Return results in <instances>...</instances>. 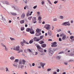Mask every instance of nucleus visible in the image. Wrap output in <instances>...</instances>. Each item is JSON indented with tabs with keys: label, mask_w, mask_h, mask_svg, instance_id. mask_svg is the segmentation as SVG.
<instances>
[{
	"label": "nucleus",
	"mask_w": 74,
	"mask_h": 74,
	"mask_svg": "<svg viewBox=\"0 0 74 74\" xmlns=\"http://www.w3.org/2000/svg\"><path fill=\"white\" fill-rule=\"evenodd\" d=\"M57 50V48L56 49H52V48H49L48 51H49V54L50 55V56H52L53 54V53L55 51H56Z\"/></svg>",
	"instance_id": "1"
},
{
	"label": "nucleus",
	"mask_w": 74,
	"mask_h": 74,
	"mask_svg": "<svg viewBox=\"0 0 74 74\" xmlns=\"http://www.w3.org/2000/svg\"><path fill=\"white\" fill-rule=\"evenodd\" d=\"M36 47L37 48V50L38 51L42 53L43 52V51L42 50H41V49H42L41 48V47H40V45L36 46Z\"/></svg>",
	"instance_id": "2"
},
{
	"label": "nucleus",
	"mask_w": 74,
	"mask_h": 74,
	"mask_svg": "<svg viewBox=\"0 0 74 74\" xmlns=\"http://www.w3.org/2000/svg\"><path fill=\"white\" fill-rule=\"evenodd\" d=\"M52 45L51 47H57V42H52L51 43Z\"/></svg>",
	"instance_id": "3"
},
{
	"label": "nucleus",
	"mask_w": 74,
	"mask_h": 74,
	"mask_svg": "<svg viewBox=\"0 0 74 74\" xmlns=\"http://www.w3.org/2000/svg\"><path fill=\"white\" fill-rule=\"evenodd\" d=\"M69 23V21L65 22L62 24V25L64 26H67V25L68 26H70V24Z\"/></svg>",
	"instance_id": "4"
},
{
	"label": "nucleus",
	"mask_w": 74,
	"mask_h": 74,
	"mask_svg": "<svg viewBox=\"0 0 74 74\" xmlns=\"http://www.w3.org/2000/svg\"><path fill=\"white\" fill-rule=\"evenodd\" d=\"M44 28H45L48 30H49V29L50 28V25L49 24H46L44 27Z\"/></svg>",
	"instance_id": "5"
},
{
	"label": "nucleus",
	"mask_w": 74,
	"mask_h": 74,
	"mask_svg": "<svg viewBox=\"0 0 74 74\" xmlns=\"http://www.w3.org/2000/svg\"><path fill=\"white\" fill-rule=\"evenodd\" d=\"M36 17H34L32 18V22L33 23H36L37 22V21H36Z\"/></svg>",
	"instance_id": "6"
},
{
	"label": "nucleus",
	"mask_w": 74,
	"mask_h": 74,
	"mask_svg": "<svg viewBox=\"0 0 74 74\" xmlns=\"http://www.w3.org/2000/svg\"><path fill=\"white\" fill-rule=\"evenodd\" d=\"M22 60H20L19 62V65L18 66V69H19V68H20V67H21V65L22 64Z\"/></svg>",
	"instance_id": "7"
},
{
	"label": "nucleus",
	"mask_w": 74,
	"mask_h": 74,
	"mask_svg": "<svg viewBox=\"0 0 74 74\" xmlns=\"http://www.w3.org/2000/svg\"><path fill=\"white\" fill-rule=\"evenodd\" d=\"M30 33L31 34H33L34 33V30H30L29 31Z\"/></svg>",
	"instance_id": "8"
},
{
	"label": "nucleus",
	"mask_w": 74,
	"mask_h": 74,
	"mask_svg": "<svg viewBox=\"0 0 74 74\" xmlns=\"http://www.w3.org/2000/svg\"><path fill=\"white\" fill-rule=\"evenodd\" d=\"M25 14L24 13H23L21 15V18L22 19H23L25 18Z\"/></svg>",
	"instance_id": "9"
},
{
	"label": "nucleus",
	"mask_w": 74,
	"mask_h": 74,
	"mask_svg": "<svg viewBox=\"0 0 74 74\" xmlns=\"http://www.w3.org/2000/svg\"><path fill=\"white\" fill-rule=\"evenodd\" d=\"M56 59L57 60H60L61 59V56H60L56 57Z\"/></svg>",
	"instance_id": "10"
},
{
	"label": "nucleus",
	"mask_w": 74,
	"mask_h": 74,
	"mask_svg": "<svg viewBox=\"0 0 74 74\" xmlns=\"http://www.w3.org/2000/svg\"><path fill=\"white\" fill-rule=\"evenodd\" d=\"M41 47L42 48H45L47 47V45L45 44H44L42 45Z\"/></svg>",
	"instance_id": "11"
},
{
	"label": "nucleus",
	"mask_w": 74,
	"mask_h": 74,
	"mask_svg": "<svg viewBox=\"0 0 74 74\" xmlns=\"http://www.w3.org/2000/svg\"><path fill=\"white\" fill-rule=\"evenodd\" d=\"M71 40H72V41H74V36H71L70 37Z\"/></svg>",
	"instance_id": "12"
},
{
	"label": "nucleus",
	"mask_w": 74,
	"mask_h": 74,
	"mask_svg": "<svg viewBox=\"0 0 74 74\" xmlns=\"http://www.w3.org/2000/svg\"><path fill=\"white\" fill-rule=\"evenodd\" d=\"M19 46H16V51H19Z\"/></svg>",
	"instance_id": "13"
},
{
	"label": "nucleus",
	"mask_w": 74,
	"mask_h": 74,
	"mask_svg": "<svg viewBox=\"0 0 74 74\" xmlns=\"http://www.w3.org/2000/svg\"><path fill=\"white\" fill-rule=\"evenodd\" d=\"M48 34L49 35V36H51V35H52V32H51V31H49L48 32Z\"/></svg>",
	"instance_id": "14"
},
{
	"label": "nucleus",
	"mask_w": 74,
	"mask_h": 74,
	"mask_svg": "<svg viewBox=\"0 0 74 74\" xmlns=\"http://www.w3.org/2000/svg\"><path fill=\"white\" fill-rule=\"evenodd\" d=\"M39 43H40V44H42L44 43V42L42 40H41L39 42Z\"/></svg>",
	"instance_id": "15"
},
{
	"label": "nucleus",
	"mask_w": 74,
	"mask_h": 74,
	"mask_svg": "<svg viewBox=\"0 0 74 74\" xmlns=\"http://www.w3.org/2000/svg\"><path fill=\"white\" fill-rule=\"evenodd\" d=\"M30 28H27L26 29V32H29L30 31Z\"/></svg>",
	"instance_id": "16"
},
{
	"label": "nucleus",
	"mask_w": 74,
	"mask_h": 74,
	"mask_svg": "<svg viewBox=\"0 0 74 74\" xmlns=\"http://www.w3.org/2000/svg\"><path fill=\"white\" fill-rule=\"evenodd\" d=\"M33 39H32V40H30L29 42V43L32 44V43H33Z\"/></svg>",
	"instance_id": "17"
},
{
	"label": "nucleus",
	"mask_w": 74,
	"mask_h": 74,
	"mask_svg": "<svg viewBox=\"0 0 74 74\" xmlns=\"http://www.w3.org/2000/svg\"><path fill=\"white\" fill-rule=\"evenodd\" d=\"M25 62H26V61L25 60H23L22 61V64L24 65L25 64Z\"/></svg>",
	"instance_id": "18"
},
{
	"label": "nucleus",
	"mask_w": 74,
	"mask_h": 74,
	"mask_svg": "<svg viewBox=\"0 0 74 74\" xmlns=\"http://www.w3.org/2000/svg\"><path fill=\"white\" fill-rule=\"evenodd\" d=\"M5 4H7V5H10L9 2H8V1H5Z\"/></svg>",
	"instance_id": "19"
},
{
	"label": "nucleus",
	"mask_w": 74,
	"mask_h": 74,
	"mask_svg": "<svg viewBox=\"0 0 74 74\" xmlns=\"http://www.w3.org/2000/svg\"><path fill=\"white\" fill-rule=\"evenodd\" d=\"M5 69L6 70V72H7L8 71V72H10V71L8 70V68L7 67H6L5 68Z\"/></svg>",
	"instance_id": "20"
},
{
	"label": "nucleus",
	"mask_w": 74,
	"mask_h": 74,
	"mask_svg": "<svg viewBox=\"0 0 74 74\" xmlns=\"http://www.w3.org/2000/svg\"><path fill=\"white\" fill-rule=\"evenodd\" d=\"M11 15H14V16H15V15H16V14L15 13H14V12L12 13V12H11Z\"/></svg>",
	"instance_id": "21"
},
{
	"label": "nucleus",
	"mask_w": 74,
	"mask_h": 74,
	"mask_svg": "<svg viewBox=\"0 0 74 74\" xmlns=\"http://www.w3.org/2000/svg\"><path fill=\"white\" fill-rule=\"evenodd\" d=\"M24 22H25V21L24 20H22L20 21V23H21V24L24 23Z\"/></svg>",
	"instance_id": "22"
},
{
	"label": "nucleus",
	"mask_w": 74,
	"mask_h": 74,
	"mask_svg": "<svg viewBox=\"0 0 74 74\" xmlns=\"http://www.w3.org/2000/svg\"><path fill=\"white\" fill-rule=\"evenodd\" d=\"M38 35H37V33H36L35 35V36H40V35H41V33H40L39 32V33L38 34Z\"/></svg>",
	"instance_id": "23"
},
{
	"label": "nucleus",
	"mask_w": 74,
	"mask_h": 74,
	"mask_svg": "<svg viewBox=\"0 0 74 74\" xmlns=\"http://www.w3.org/2000/svg\"><path fill=\"white\" fill-rule=\"evenodd\" d=\"M66 37V35H65L64 36H63L62 38V40H65Z\"/></svg>",
	"instance_id": "24"
},
{
	"label": "nucleus",
	"mask_w": 74,
	"mask_h": 74,
	"mask_svg": "<svg viewBox=\"0 0 74 74\" xmlns=\"http://www.w3.org/2000/svg\"><path fill=\"white\" fill-rule=\"evenodd\" d=\"M18 62H19V59H16V60H15L14 61L15 62H17L16 63H18Z\"/></svg>",
	"instance_id": "25"
},
{
	"label": "nucleus",
	"mask_w": 74,
	"mask_h": 74,
	"mask_svg": "<svg viewBox=\"0 0 74 74\" xmlns=\"http://www.w3.org/2000/svg\"><path fill=\"white\" fill-rule=\"evenodd\" d=\"M16 65L15 64H13V66H14V67H15L16 68H17V66H18V63H16Z\"/></svg>",
	"instance_id": "26"
},
{
	"label": "nucleus",
	"mask_w": 74,
	"mask_h": 74,
	"mask_svg": "<svg viewBox=\"0 0 74 74\" xmlns=\"http://www.w3.org/2000/svg\"><path fill=\"white\" fill-rule=\"evenodd\" d=\"M40 40V38H36V42H38Z\"/></svg>",
	"instance_id": "27"
},
{
	"label": "nucleus",
	"mask_w": 74,
	"mask_h": 74,
	"mask_svg": "<svg viewBox=\"0 0 74 74\" xmlns=\"http://www.w3.org/2000/svg\"><path fill=\"white\" fill-rule=\"evenodd\" d=\"M21 31H23L25 30V28L24 27H22L21 28Z\"/></svg>",
	"instance_id": "28"
},
{
	"label": "nucleus",
	"mask_w": 74,
	"mask_h": 74,
	"mask_svg": "<svg viewBox=\"0 0 74 74\" xmlns=\"http://www.w3.org/2000/svg\"><path fill=\"white\" fill-rule=\"evenodd\" d=\"M32 17H33L32 16H31L28 17V19H29V20H31L32 18Z\"/></svg>",
	"instance_id": "29"
},
{
	"label": "nucleus",
	"mask_w": 74,
	"mask_h": 74,
	"mask_svg": "<svg viewBox=\"0 0 74 74\" xmlns=\"http://www.w3.org/2000/svg\"><path fill=\"white\" fill-rule=\"evenodd\" d=\"M36 32L37 33H39L40 32V29H36Z\"/></svg>",
	"instance_id": "30"
},
{
	"label": "nucleus",
	"mask_w": 74,
	"mask_h": 74,
	"mask_svg": "<svg viewBox=\"0 0 74 74\" xmlns=\"http://www.w3.org/2000/svg\"><path fill=\"white\" fill-rule=\"evenodd\" d=\"M10 59L11 60H14V59H15V58L13 56H12L10 58Z\"/></svg>",
	"instance_id": "31"
},
{
	"label": "nucleus",
	"mask_w": 74,
	"mask_h": 74,
	"mask_svg": "<svg viewBox=\"0 0 74 74\" xmlns=\"http://www.w3.org/2000/svg\"><path fill=\"white\" fill-rule=\"evenodd\" d=\"M44 64H45V63H44L43 64V63H42V62L40 63V64L41 66H44Z\"/></svg>",
	"instance_id": "32"
},
{
	"label": "nucleus",
	"mask_w": 74,
	"mask_h": 74,
	"mask_svg": "<svg viewBox=\"0 0 74 74\" xmlns=\"http://www.w3.org/2000/svg\"><path fill=\"white\" fill-rule=\"evenodd\" d=\"M1 45H2V47H6L5 45H4V44H3L2 43H1Z\"/></svg>",
	"instance_id": "33"
},
{
	"label": "nucleus",
	"mask_w": 74,
	"mask_h": 74,
	"mask_svg": "<svg viewBox=\"0 0 74 74\" xmlns=\"http://www.w3.org/2000/svg\"><path fill=\"white\" fill-rule=\"evenodd\" d=\"M63 18H64V17L62 16H60V19H63Z\"/></svg>",
	"instance_id": "34"
},
{
	"label": "nucleus",
	"mask_w": 74,
	"mask_h": 74,
	"mask_svg": "<svg viewBox=\"0 0 74 74\" xmlns=\"http://www.w3.org/2000/svg\"><path fill=\"white\" fill-rule=\"evenodd\" d=\"M10 39L11 40V41H13L14 40H14V38H13L11 37H10Z\"/></svg>",
	"instance_id": "35"
},
{
	"label": "nucleus",
	"mask_w": 74,
	"mask_h": 74,
	"mask_svg": "<svg viewBox=\"0 0 74 74\" xmlns=\"http://www.w3.org/2000/svg\"><path fill=\"white\" fill-rule=\"evenodd\" d=\"M43 37H44V36H41L40 37V40H41L42 38H43Z\"/></svg>",
	"instance_id": "36"
},
{
	"label": "nucleus",
	"mask_w": 74,
	"mask_h": 74,
	"mask_svg": "<svg viewBox=\"0 0 74 74\" xmlns=\"http://www.w3.org/2000/svg\"><path fill=\"white\" fill-rule=\"evenodd\" d=\"M4 68L3 67H0V70H4Z\"/></svg>",
	"instance_id": "37"
},
{
	"label": "nucleus",
	"mask_w": 74,
	"mask_h": 74,
	"mask_svg": "<svg viewBox=\"0 0 74 74\" xmlns=\"http://www.w3.org/2000/svg\"><path fill=\"white\" fill-rule=\"evenodd\" d=\"M51 70H52L51 69L49 68L47 69V71H48V72H49V71H51Z\"/></svg>",
	"instance_id": "38"
},
{
	"label": "nucleus",
	"mask_w": 74,
	"mask_h": 74,
	"mask_svg": "<svg viewBox=\"0 0 74 74\" xmlns=\"http://www.w3.org/2000/svg\"><path fill=\"white\" fill-rule=\"evenodd\" d=\"M38 20H41V17L40 16H39L38 17Z\"/></svg>",
	"instance_id": "39"
},
{
	"label": "nucleus",
	"mask_w": 74,
	"mask_h": 74,
	"mask_svg": "<svg viewBox=\"0 0 74 74\" xmlns=\"http://www.w3.org/2000/svg\"><path fill=\"white\" fill-rule=\"evenodd\" d=\"M21 44L22 45V46H23L24 45V44L23 43V42H21Z\"/></svg>",
	"instance_id": "40"
},
{
	"label": "nucleus",
	"mask_w": 74,
	"mask_h": 74,
	"mask_svg": "<svg viewBox=\"0 0 74 74\" xmlns=\"http://www.w3.org/2000/svg\"><path fill=\"white\" fill-rule=\"evenodd\" d=\"M5 48V50L6 51H8V49H7V47H6Z\"/></svg>",
	"instance_id": "41"
},
{
	"label": "nucleus",
	"mask_w": 74,
	"mask_h": 74,
	"mask_svg": "<svg viewBox=\"0 0 74 74\" xmlns=\"http://www.w3.org/2000/svg\"><path fill=\"white\" fill-rule=\"evenodd\" d=\"M2 19L3 20V21H5V19L4 18V17L3 16H2Z\"/></svg>",
	"instance_id": "42"
},
{
	"label": "nucleus",
	"mask_w": 74,
	"mask_h": 74,
	"mask_svg": "<svg viewBox=\"0 0 74 74\" xmlns=\"http://www.w3.org/2000/svg\"><path fill=\"white\" fill-rule=\"evenodd\" d=\"M37 7V5H36V6H35L33 7V8L34 9H36V8Z\"/></svg>",
	"instance_id": "43"
},
{
	"label": "nucleus",
	"mask_w": 74,
	"mask_h": 74,
	"mask_svg": "<svg viewBox=\"0 0 74 74\" xmlns=\"http://www.w3.org/2000/svg\"><path fill=\"white\" fill-rule=\"evenodd\" d=\"M53 21H57L58 19H57V18H55L53 19Z\"/></svg>",
	"instance_id": "44"
},
{
	"label": "nucleus",
	"mask_w": 74,
	"mask_h": 74,
	"mask_svg": "<svg viewBox=\"0 0 74 74\" xmlns=\"http://www.w3.org/2000/svg\"><path fill=\"white\" fill-rule=\"evenodd\" d=\"M37 39V38L36 37H34V38H33V40L34 41H36V39Z\"/></svg>",
	"instance_id": "45"
},
{
	"label": "nucleus",
	"mask_w": 74,
	"mask_h": 74,
	"mask_svg": "<svg viewBox=\"0 0 74 74\" xmlns=\"http://www.w3.org/2000/svg\"><path fill=\"white\" fill-rule=\"evenodd\" d=\"M64 36V34L62 33L60 35V37H62V36Z\"/></svg>",
	"instance_id": "46"
},
{
	"label": "nucleus",
	"mask_w": 74,
	"mask_h": 74,
	"mask_svg": "<svg viewBox=\"0 0 74 74\" xmlns=\"http://www.w3.org/2000/svg\"><path fill=\"white\" fill-rule=\"evenodd\" d=\"M27 50L29 52H32V51H31V50L30 49H28Z\"/></svg>",
	"instance_id": "47"
},
{
	"label": "nucleus",
	"mask_w": 74,
	"mask_h": 74,
	"mask_svg": "<svg viewBox=\"0 0 74 74\" xmlns=\"http://www.w3.org/2000/svg\"><path fill=\"white\" fill-rule=\"evenodd\" d=\"M58 1H55L54 2V4H56V3H58Z\"/></svg>",
	"instance_id": "48"
},
{
	"label": "nucleus",
	"mask_w": 74,
	"mask_h": 74,
	"mask_svg": "<svg viewBox=\"0 0 74 74\" xmlns=\"http://www.w3.org/2000/svg\"><path fill=\"white\" fill-rule=\"evenodd\" d=\"M61 53H64V52L63 51L60 52L58 54H61Z\"/></svg>",
	"instance_id": "49"
},
{
	"label": "nucleus",
	"mask_w": 74,
	"mask_h": 74,
	"mask_svg": "<svg viewBox=\"0 0 74 74\" xmlns=\"http://www.w3.org/2000/svg\"><path fill=\"white\" fill-rule=\"evenodd\" d=\"M24 67V65H21L20 67L21 69H22V68H23V67Z\"/></svg>",
	"instance_id": "50"
},
{
	"label": "nucleus",
	"mask_w": 74,
	"mask_h": 74,
	"mask_svg": "<svg viewBox=\"0 0 74 74\" xmlns=\"http://www.w3.org/2000/svg\"><path fill=\"white\" fill-rule=\"evenodd\" d=\"M2 17H3V15H1V16H0V19H2Z\"/></svg>",
	"instance_id": "51"
},
{
	"label": "nucleus",
	"mask_w": 74,
	"mask_h": 74,
	"mask_svg": "<svg viewBox=\"0 0 74 74\" xmlns=\"http://www.w3.org/2000/svg\"><path fill=\"white\" fill-rule=\"evenodd\" d=\"M74 54L73 53H71L70 54V56H74Z\"/></svg>",
	"instance_id": "52"
},
{
	"label": "nucleus",
	"mask_w": 74,
	"mask_h": 74,
	"mask_svg": "<svg viewBox=\"0 0 74 74\" xmlns=\"http://www.w3.org/2000/svg\"><path fill=\"white\" fill-rule=\"evenodd\" d=\"M47 1L49 3V4H50L52 5V3H51V1H49V0H47Z\"/></svg>",
	"instance_id": "53"
},
{
	"label": "nucleus",
	"mask_w": 74,
	"mask_h": 74,
	"mask_svg": "<svg viewBox=\"0 0 74 74\" xmlns=\"http://www.w3.org/2000/svg\"><path fill=\"white\" fill-rule=\"evenodd\" d=\"M59 41H62V38H59Z\"/></svg>",
	"instance_id": "54"
},
{
	"label": "nucleus",
	"mask_w": 74,
	"mask_h": 74,
	"mask_svg": "<svg viewBox=\"0 0 74 74\" xmlns=\"http://www.w3.org/2000/svg\"><path fill=\"white\" fill-rule=\"evenodd\" d=\"M32 13H33V12L32 11L31 12L30 14H29V16L32 15Z\"/></svg>",
	"instance_id": "55"
},
{
	"label": "nucleus",
	"mask_w": 74,
	"mask_h": 74,
	"mask_svg": "<svg viewBox=\"0 0 74 74\" xmlns=\"http://www.w3.org/2000/svg\"><path fill=\"white\" fill-rule=\"evenodd\" d=\"M23 1L25 2V3H27V0H23Z\"/></svg>",
	"instance_id": "56"
},
{
	"label": "nucleus",
	"mask_w": 74,
	"mask_h": 74,
	"mask_svg": "<svg viewBox=\"0 0 74 74\" xmlns=\"http://www.w3.org/2000/svg\"><path fill=\"white\" fill-rule=\"evenodd\" d=\"M23 43H26V40H25L24 39H23Z\"/></svg>",
	"instance_id": "57"
},
{
	"label": "nucleus",
	"mask_w": 74,
	"mask_h": 74,
	"mask_svg": "<svg viewBox=\"0 0 74 74\" xmlns=\"http://www.w3.org/2000/svg\"><path fill=\"white\" fill-rule=\"evenodd\" d=\"M57 72H58V73H59V71H60V70H59V69H58L57 70Z\"/></svg>",
	"instance_id": "58"
},
{
	"label": "nucleus",
	"mask_w": 74,
	"mask_h": 74,
	"mask_svg": "<svg viewBox=\"0 0 74 74\" xmlns=\"http://www.w3.org/2000/svg\"><path fill=\"white\" fill-rule=\"evenodd\" d=\"M61 29H59L57 30V31L58 32H61Z\"/></svg>",
	"instance_id": "59"
},
{
	"label": "nucleus",
	"mask_w": 74,
	"mask_h": 74,
	"mask_svg": "<svg viewBox=\"0 0 74 74\" xmlns=\"http://www.w3.org/2000/svg\"><path fill=\"white\" fill-rule=\"evenodd\" d=\"M38 23H41V20H39Z\"/></svg>",
	"instance_id": "60"
},
{
	"label": "nucleus",
	"mask_w": 74,
	"mask_h": 74,
	"mask_svg": "<svg viewBox=\"0 0 74 74\" xmlns=\"http://www.w3.org/2000/svg\"><path fill=\"white\" fill-rule=\"evenodd\" d=\"M32 66H35V64L34 63H33L32 64Z\"/></svg>",
	"instance_id": "61"
},
{
	"label": "nucleus",
	"mask_w": 74,
	"mask_h": 74,
	"mask_svg": "<svg viewBox=\"0 0 74 74\" xmlns=\"http://www.w3.org/2000/svg\"><path fill=\"white\" fill-rule=\"evenodd\" d=\"M68 63L67 62H64V64L65 65H67Z\"/></svg>",
	"instance_id": "62"
},
{
	"label": "nucleus",
	"mask_w": 74,
	"mask_h": 74,
	"mask_svg": "<svg viewBox=\"0 0 74 74\" xmlns=\"http://www.w3.org/2000/svg\"><path fill=\"white\" fill-rule=\"evenodd\" d=\"M42 4H44V2L43 1H42Z\"/></svg>",
	"instance_id": "63"
},
{
	"label": "nucleus",
	"mask_w": 74,
	"mask_h": 74,
	"mask_svg": "<svg viewBox=\"0 0 74 74\" xmlns=\"http://www.w3.org/2000/svg\"><path fill=\"white\" fill-rule=\"evenodd\" d=\"M38 14V15H40V12H37Z\"/></svg>",
	"instance_id": "64"
}]
</instances>
